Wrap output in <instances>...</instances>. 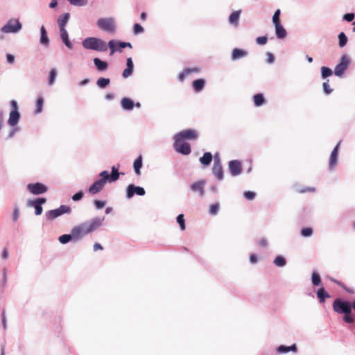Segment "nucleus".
Returning <instances> with one entry per match:
<instances>
[{
	"label": "nucleus",
	"instance_id": "4be33fe9",
	"mask_svg": "<svg viewBox=\"0 0 355 355\" xmlns=\"http://www.w3.org/2000/svg\"><path fill=\"white\" fill-rule=\"evenodd\" d=\"M134 71V63L131 57L126 58V67L122 73V77L123 78H128L130 77Z\"/></svg>",
	"mask_w": 355,
	"mask_h": 355
},
{
	"label": "nucleus",
	"instance_id": "ea45409f",
	"mask_svg": "<svg viewBox=\"0 0 355 355\" xmlns=\"http://www.w3.org/2000/svg\"><path fill=\"white\" fill-rule=\"evenodd\" d=\"M320 73L322 79L325 80L334 74V71L329 67L322 66L320 68Z\"/></svg>",
	"mask_w": 355,
	"mask_h": 355
},
{
	"label": "nucleus",
	"instance_id": "8fccbe9b",
	"mask_svg": "<svg viewBox=\"0 0 355 355\" xmlns=\"http://www.w3.org/2000/svg\"><path fill=\"white\" fill-rule=\"evenodd\" d=\"M67 1H69L71 5L75 6H79V7L85 6L88 3L87 0H67Z\"/></svg>",
	"mask_w": 355,
	"mask_h": 355
},
{
	"label": "nucleus",
	"instance_id": "680f3d73",
	"mask_svg": "<svg viewBox=\"0 0 355 355\" xmlns=\"http://www.w3.org/2000/svg\"><path fill=\"white\" fill-rule=\"evenodd\" d=\"M1 318V323H2L3 329H6L7 328V320H6L5 311H2Z\"/></svg>",
	"mask_w": 355,
	"mask_h": 355
},
{
	"label": "nucleus",
	"instance_id": "f257e3e1",
	"mask_svg": "<svg viewBox=\"0 0 355 355\" xmlns=\"http://www.w3.org/2000/svg\"><path fill=\"white\" fill-rule=\"evenodd\" d=\"M105 217H94L89 220L82 223L73 227L69 234H64L58 237L59 242L65 245L69 242L77 243L81 241L86 235L103 225Z\"/></svg>",
	"mask_w": 355,
	"mask_h": 355
},
{
	"label": "nucleus",
	"instance_id": "0e129e2a",
	"mask_svg": "<svg viewBox=\"0 0 355 355\" xmlns=\"http://www.w3.org/2000/svg\"><path fill=\"white\" fill-rule=\"evenodd\" d=\"M15 58L12 54L7 53L6 54V62L8 64H13L15 62Z\"/></svg>",
	"mask_w": 355,
	"mask_h": 355
},
{
	"label": "nucleus",
	"instance_id": "c03bdc74",
	"mask_svg": "<svg viewBox=\"0 0 355 355\" xmlns=\"http://www.w3.org/2000/svg\"><path fill=\"white\" fill-rule=\"evenodd\" d=\"M313 230L310 227H302L300 231V234L302 237L308 238L313 235Z\"/></svg>",
	"mask_w": 355,
	"mask_h": 355
},
{
	"label": "nucleus",
	"instance_id": "6e6552de",
	"mask_svg": "<svg viewBox=\"0 0 355 355\" xmlns=\"http://www.w3.org/2000/svg\"><path fill=\"white\" fill-rule=\"evenodd\" d=\"M22 28V24L18 19H10L1 27V31L4 33H17Z\"/></svg>",
	"mask_w": 355,
	"mask_h": 355
},
{
	"label": "nucleus",
	"instance_id": "7ed1b4c3",
	"mask_svg": "<svg viewBox=\"0 0 355 355\" xmlns=\"http://www.w3.org/2000/svg\"><path fill=\"white\" fill-rule=\"evenodd\" d=\"M82 45L87 50L105 52L107 51V43L96 37H87L82 41Z\"/></svg>",
	"mask_w": 355,
	"mask_h": 355
},
{
	"label": "nucleus",
	"instance_id": "603ef678",
	"mask_svg": "<svg viewBox=\"0 0 355 355\" xmlns=\"http://www.w3.org/2000/svg\"><path fill=\"white\" fill-rule=\"evenodd\" d=\"M20 211L18 205H15L13 208L12 220L13 222H17L19 218Z\"/></svg>",
	"mask_w": 355,
	"mask_h": 355
},
{
	"label": "nucleus",
	"instance_id": "bb28decb",
	"mask_svg": "<svg viewBox=\"0 0 355 355\" xmlns=\"http://www.w3.org/2000/svg\"><path fill=\"white\" fill-rule=\"evenodd\" d=\"M206 85V80L204 78H198L192 82V87L196 93L202 92Z\"/></svg>",
	"mask_w": 355,
	"mask_h": 355
},
{
	"label": "nucleus",
	"instance_id": "79ce46f5",
	"mask_svg": "<svg viewBox=\"0 0 355 355\" xmlns=\"http://www.w3.org/2000/svg\"><path fill=\"white\" fill-rule=\"evenodd\" d=\"M286 263L287 262H286V258L282 255L276 256L273 261V263L277 267H280V268L284 267L286 265Z\"/></svg>",
	"mask_w": 355,
	"mask_h": 355
},
{
	"label": "nucleus",
	"instance_id": "20e7f679",
	"mask_svg": "<svg viewBox=\"0 0 355 355\" xmlns=\"http://www.w3.org/2000/svg\"><path fill=\"white\" fill-rule=\"evenodd\" d=\"M351 62V59L347 55H342L338 60V64L334 67V74L337 77L342 78Z\"/></svg>",
	"mask_w": 355,
	"mask_h": 355
},
{
	"label": "nucleus",
	"instance_id": "a18cd8bd",
	"mask_svg": "<svg viewBox=\"0 0 355 355\" xmlns=\"http://www.w3.org/2000/svg\"><path fill=\"white\" fill-rule=\"evenodd\" d=\"M176 221L178 223L180 228L182 231L186 229L185 220L183 214H180L178 215L176 218Z\"/></svg>",
	"mask_w": 355,
	"mask_h": 355
},
{
	"label": "nucleus",
	"instance_id": "09e8293b",
	"mask_svg": "<svg viewBox=\"0 0 355 355\" xmlns=\"http://www.w3.org/2000/svg\"><path fill=\"white\" fill-rule=\"evenodd\" d=\"M280 15H281V10L280 9H277L272 17V21L273 25L277 24H282L280 20Z\"/></svg>",
	"mask_w": 355,
	"mask_h": 355
},
{
	"label": "nucleus",
	"instance_id": "cd10ccee",
	"mask_svg": "<svg viewBox=\"0 0 355 355\" xmlns=\"http://www.w3.org/2000/svg\"><path fill=\"white\" fill-rule=\"evenodd\" d=\"M275 33L277 39L283 40L287 37V31L282 24H277L274 25Z\"/></svg>",
	"mask_w": 355,
	"mask_h": 355
},
{
	"label": "nucleus",
	"instance_id": "39448f33",
	"mask_svg": "<svg viewBox=\"0 0 355 355\" xmlns=\"http://www.w3.org/2000/svg\"><path fill=\"white\" fill-rule=\"evenodd\" d=\"M10 106L11 107V110L9 113V117L7 123L10 126L15 127L18 124L20 120L21 114L17 101L11 100L10 101Z\"/></svg>",
	"mask_w": 355,
	"mask_h": 355
},
{
	"label": "nucleus",
	"instance_id": "9d476101",
	"mask_svg": "<svg viewBox=\"0 0 355 355\" xmlns=\"http://www.w3.org/2000/svg\"><path fill=\"white\" fill-rule=\"evenodd\" d=\"M198 134L196 130L193 129H187L182 131H180V132L177 133L174 136V139H178V142L179 141H184L185 140H195L198 138Z\"/></svg>",
	"mask_w": 355,
	"mask_h": 355
},
{
	"label": "nucleus",
	"instance_id": "f03ea898",
	"mask_svg": "<svg viewBox=\"0 0 355 355\" xmlns=\"http://www.w3.org/2000/svg\"><path fill=\"white\" fill-rule=\"evenodd\" d=\"M350 301L338 297L333 302V310L338 314H343V320L347 324H353L354 318L352 315Z\"/></svg>",
	"mask_w": 355,
	"mask_h": 355
},
{
	"label": "nucleus",
	"instance_id": "2eb2a0df",
	"mask_svg": "<svg viewBox=\"0 0 355 355\" xmlns=\"http://www.w3.org/2000/svg\"><path fill=\"white\" fill-rule=\"evenodd\" d=\"M119 168H120V164H117L116 165H113L111 167V173L110 174L109 173V171H106V170L103 171L101 172L107 173V176L105 178L107 179L108 182L112 183V182L117 181L119 179L120 175H124V173L119 171Z\"/></svg>",
	"mask_w": 355,
	"mask_h": 355
},
{
	"label": "nucleus",
	"instance_id": "774afa93",
	"mask_svg": "<svg viewBox=\"0 0 355 355\" xmlns=\"http://www.w3.org/2000/svg\"><path fill=\"white\" fill-rule=\"evenodd\" d=\"M9 256L8 250L6 248H4L2 251L1 257L3 259H6Z\"/></svg>",
	"mask_w": 355,
	"mask_h": 355
},
{
	"label": "nucleus",
	"instance_id": "a19ab883",
	"mask_svg": "<svg viewBox=\"0 0 355 355\" xmlns=\"http://www.w3.org/2000/svg\"><path fill=\"white\" fill-rule=\"evenodd\" d=\"M110 84V79L109 78L100 77L96 81V85L100 89H105Z\"/></svg>",
	"mask_w": 355,
	"mask_h": 355
},
{
	"label": "nucleus",
	"instance_id": "e2e57ef3",
	"mask_svg": "<svg viewBox=\"0 0 355 355\" xmlns=\"http://www.w3.org/2000/svg\"><path fill=\"white\" fill-rule=\"evenodd\" d=\"M19 131V128L16 126L15 127H12L10 131L9 132L8 136H7V139H11L12 137H13L15 136V135L16 134L17 132Z\"/></svg>",
	"mask_w": 355,
	"mask_h": 355
},
{
	"label": "nucleus",
	"instance_id": "37998d69",
	"mask_svg": "<svg viewBox=\"0 0 355 355\" xmlns=\"http://www.w3.org/2000/svg\"><path fill=\"white\" fill-rule=\"evenodd\" d=\"M58 76V71L55 68L51 69L49 76H48V85H52L55 83L56 78Z\"/></svg>",
	"mask_w": 355,
	"mask_h": 355
},
{
	"label": "nucleus",
	"instance_id": "a211bd4d",
	"mask_svg": "<svg viewBox=\"0 0 355 355\" xmlns=\"http://www.w3.org/2000/svg\"><path fill=\"white\" fill-rule=\"evenodd\" d=\"M122 41L117 40H110L107 43V49H110V55H112L114 53H121L123 50Z\"/></svg>",
	"mask_w": 355,
	"mask_h": 355
},
{
	"label": "nucleus",
	"instance_id": "c9c22d12",
	"mask_svg": "<svg viewBox=\"0 0 355 355\" xmlns=\"http://www.w3.org/2000/svg\"><path fill=\"white\" fill-rule=\"evenodd\" d=\"M241 11L236 10L233 11L229 16L228 21L230 24L237 25L240 18Z\"/></svg>",
	"mask_w": 355,
	"mask_h": 355
},
{
	"label": "nucleus",
	"instance_id": "6ab92c4d",
	"mask_svg": "<svg viewBox=\"0 0 355 355\" xmlns=\"http://www.w3.org/2000/svg\"><path fill=\"white\" fill-rule=\"evenodd\" d=\"M206 184V180L202 179L196 181L190 184V189L193 192L198 193L200 196L202 197L205 195V187Z\"/></svg>",
	"mask_w": 355,
	"mask_h": 355
},
{
	"label": "nucleus",
	"instance_id": "de8ad7c7",
	"mask_svg": "<svg viewBox=\"0 0 355 355\" xmlns=\"http://www.w3.org/2000/svg\"><path fill=\"white\" fill-rule=\"evenodd\" d=\"M8 270L6 268H3L2 270V277L1 279V286L2 288H4L7 285L8 277H7Z\"/></svg>",
	"mask_w": 355,
	"mask_h": 355
},
{
	"label": "nucleus",
	"instance_id": "b1692460",
	"mask_svg": "<svg viewBox=\"0 0 355 355\" xmlns=\"http://www.w3.org/2000/svg\"><path fill=\"white\" fill-rule=\"evenodd\" d=\"M60 35L63 44L69 49H73V45L69 40V34L66 28L59 29Z\"/></svg>",
	"mask_w": 355,
	"mask_h": 355
},
{
	"label": "nucleus",
	"instance_id": "a878e982",
	"mask_svg": "<svg viewBox=\"0 0 355 355\" xmlns=\"http://www.w3.org/2000/svg\"><path fill=\"white\" fill-rule=\"evenodd\" d=\"M200 71V69L198 67L186 68L178 75V79L180 82H183L187 76H188L192 73H198Z\"/></svg>",
	"mask_w": 355,
	"mask_h": 355
},
{
	"label": "nucleus",
	"instance_id": "49530a36",
	"mask_svg": "<svg viewBox=\"0 0 355 355\" xmlns=\"http://www.w3.org/2000/svg\"><path fill=\"white\" fill-rule=\"evenodd\" d=\"M220 204L218 202L213 203L210 205L209 214L211 216H216L219 211Z\"/></svg>",
	"mask_w": 355,
	"mask_h": 355
},
{
	"label": "nucleus",
	"instance_id": "f3484780",
	"mask_svg": "<svg viewBox=\"0 0 355 355\" xmlns=\"http://www.w3.org/2000/svg\"><path fill=\"white\" fill-rule=\"evenodd\" d=\"M340 141H339L332 150L329 161V170L333 171L335 169L339 156V147H340Z\"/></svg>",
	"mask_w": 355,
	"mask_h": 355
},
{
	"label": "nucleus",
	"instance_id": "5fc2aeb1",
	"mask_svg": "<svg viewBox=\"0 0 355 355\" xmlns=\"http://www.w3.org/2000/svg\"><path fill=\"white\" fill-rule=\"evenodd\" d=\"M257 196V193L252 191H245L243 193V197L248 200H253Z\"/></svg>",
	"mask_w": 355,
	"mask_h": 355
},
{
	"label": "nucleus",
	"instance_id": "393cba45",
	"mask_svg": "<svg viewBox=\"0 0 355 355\" xmlns=\"http://www.w3.org/2000/svg\"><path fill=\"white\" fill-rule=\"evenodd\" d=\"M248 55V52L247 51L239 48H234L231 53V59L234 61L246 57Z\"/></svg>",
	"mask_w": 355,
	"mask_h": 355
},
{
	"label": "nucleus",
	"instance_id": "f8f14e48",
	"mask_svg": "<svg viewBox=\"0 0 355 355\" xmlns=\"http://www.w3.org/2000/svg\"><path fill=\"white\" fill-rule=\"evenodd\" d=\"M46 202V198L44 197H40L33 200H29L27 202V205L28 207H32L35 208V214L36 216H40L42 214L43 211L42 205L45 204Z\"/></svg>",
	"mask_w": 355,
	"mask_h": 355
},
{
	"label": "nucleus",
	"instance_id": "473e14b6",
	"mask_svg": "<svg viewBox=\"0 0 355 355\" xmlns=\"http://www.w3.org/2000/svg\"><path fill=\"white\" fill-rule=\"evenodd\" d=\"M69 18L70 14L69 12H65L58 17L57 22L59 26V29L65 28V26L68 23Z\"/></svg>",
	"mask_w": 355,
	"mask_h": 355
},
{
	"label": "nucleus",
	"instance_id": "0eeeda50",
	"mask_svg": "<svg viewBox=\"0 0 355 355\" xmlns=\"http://www.w3.org/2000/svg\"><path fill=\"white\" fill-rule=\"evenodd\" d=\"M106 176L107 173L101 172L98 174L99 179L95 180L89 187V193L92 195H94L101 191L106 182H108L107 179L105 178Z\"/></svg>",
	"mask_w": 355,
	"mask_h": 355
},
{
	"label": "nucleus",
	"instance_id": "423d86ee",
	"mask_svg": "<svg viewBox=\"0 0 355 355\" xmlns=\"http://www.w3.org/2000/svg\"><path fill=\"white\" fill-rule=\"evenodd\" d=\"M71 209L69 206L62 205L58 208L46 211L45 217L47 220H53L63 214H69Z\"/></svg>",
	"mask_w": 355,
	"mask_h": 355
},
{
	"label": "nucleus",
	"instance_id": "6e6d98bb",
	"mask_svg": "<svg viewBox=\"0 0 355 355\" xmlns=\"http://www.w3.org/2000/svg\"><path fill=\"white\" fill-rule=\"evenodd\" d=\"M93 203L96 207V209L99 210L103 208H104L106 205V201L105 200H94L93 201Z\"/></svg>",
	"mask_w": 355,
	"mask_h": 355
},
{
	"label": "nucleus",
	"instance_id": "69168bd1",
	"mask_svg": "<svg viewBox=\"0 0 355 355\" xmlns=\"http://www.w3.org/2000/svg\"><path fill=\"white\" fill-rule=\"evenodd\" d=\"M257 261H258V256L254 253L251 254L250 255V262L252 264H255L257 263Z\"/></svg>",
	"mask_w": 355,
	"mask_h": 355
},
{
	"label": "nucleus",
	"instance_id": "7c9ffc66",
	"mask_svg": "<svg viewBox=\"0 0 355 355\" xmlns=\"http://www.w3.org/2000/svg\"><path fill=\"white\" fill-rule=\"evenodd\" d=\"M212 173L216 176L218 180L221 181L224 178V172L221 164H214L212 167Z\"/></svg>",
	"mask_w": 355,
	"mask_h": 355
},
{
	"label": "nucleus",
	"instance_id": "dca6fc26",
	"mask_svg": "<svg viewBox=\"0 0 355 355\" xmlns=\"http://www.w3.org/2000/svg\"><path fill=\"white\" fill-rule=\"evenodd\" d=\"M97 26L102 30L107 32H113L115 30V26L112 18H100L97 21Z\"/></svg>",
	"mask_w": 355,
	"mask_h": 355
},
{
	"label": "nucleus",
	"instance_id": "72a5a7b5",
	"mask_svg": "<svg viewBox=\"0 0 355 355\" xmlns=\"http://www.w3.org/2000/svg\"><path fill=\"white\" fill-rule=\"evenodd\" d=\"M252 99L255 107H261L266 103V100L263 93H257L254 94Z\"/></svg>",
	"mask_w": 355,
	"mask_h": 355
},
{
	"label": "nucleus",
	"instance_id": "2f4dec72",
	"mask_svg": "<svg viewBox=\"0 0 355 355\" xmlns=\"http://www.w3.org/2000/svg\"><path fill=\"white\" fill-rule=\"evenodd\" d=\"M143 167V156L139 155L133 162V169L135 173L139 176L141 175V169Z\"/></svg>",
	"mask_w": 355,
	"mask_h": 355
},
{
	"label": "nucleus",
	"instance_id": "5701e85b",
	"mask_svg": "<svg viewBox=\"0 0 355 355\" xmlns=\"http://www.w3.org/2000/svg\"><path fill=\"white\" fill-rule=\"evenodd\" d=\"M276 352L278 354H287V353H288L290 352L296 353L297 352V345L295 343H293V344H292L290 346H286V345H281L278 346L276 348Z\"/></svg>",
	"mask_w": 355,
	"mask_h": 355
},
{
	"label": "nucleus",
	"instance_id": "864d4df0",
	"mask_svg": "<svg viewBox=\"0 0 355 355\" xmlns=\"http://www.w3.org/2000/svg\"><path fill=\"white\" fill-rule=\"evenodd\" d=\"M144 32V27L139 23H136L133 26V33L135 35H139Z\"/></svg>",
	"mask_w": 355,
	"mask_h": 355
},
{
	"label": "nucleus",
	"instance_id": "ddd939ff",
	"mask_svg": "<svg viewBox=\"0 0 355 355\" xmlns=\"http://www.w3.org/2000/svg\"><path fill=\"white\" fill-rule=\"evenodd\" d=\"M27 189L31 193L38 196L45 193L48 191V187L42 182H37L28 184Z\"/></svg>",
	"mask_w": 355,
	"mask_h": 355
},
{
	"label": "nucleus",
	"instance_id": "c756f323",
	"mask_svg": "<svg viewBox=\"0 0 355 355\" xmlns=\"http://www.w3.org/2000/svg\"><path fill=\"white\" fill-rule=\"evenodd\" d=\"M316 295L320 303H324L326 299L331 297L330 294L325 290L324 286H321L317 290Z\"/></svg>",
	"mask_w": 355,
	"mask_h": 355
},
{
	"label": "nucleus",
	"instance_id": "4468645a",
	"mask_svg": "<svg viewBox=\"0 0 355 355\" xmlns=\"http://www.w3.org/2000/svg\"><path fill=\"white\" fill-rule=\"evenodd\" d=\"M228 170L232 177L240 175L243 171L241 162L238 159L230 160L228 162Z\"/></svg>",
	"mask_w": 355,
	"mask_h": 355
},
{
	"label": "nucleus",
	"instance_id": "bf43d9fd",
	"mask_svg": "<svg viewBox=\"0 0 355 355\" xmlns=\"http://www.w3.org/2000/svg\"><path fill=\"white\" fill-rule=\"evenodd\" d=\"M268 42L267 35L259 36L256 38V42L259 45H265Z\"/></svg>",
	"mask_w": 355,
	"mask_h": 355
},
{
	"label": "nucleus",
	"instance_id": "3c124183",
	"mask_svg": "<svg viewBox=\"0 0 355 355\" xmlns=\"http://www.w3.org/2000/svg\"><path fill=\"white\" fill-rule=\"evenodd\" d=\"M322 89L325 95H329L332 93L333 89L329 85V80L322 83Z\"/></svg>",
	"mask_w": 355,
	"mask_h": 355
},
{
	"label": "nucleus",
	"instance_id": "4d7b16f0",
	"mask_svg": "<svg viewBox=\"0 0 355 355\" xmlns=\"http://www.w3.org/2000/svg\"><path fill=\"white\" fill-rule=\"evenodd\" d=\"M343 20L347 22H352L355 18V14L354 12H347L343 15Z\"/></svg>",
	"mask_w": 355,
	"mask_h": 355
},
{
	"label": "nucleus",
	"instance_id": "052dcab7",
	"mask_svg": "<svg viewBox=\"0 0 355 355\" xmlns=\"http://www.w3.org/2000/svg\"><path fill=\"white\" fill-rule=\"evenodd\" d=\"M266 56H267L266 62L268 64H273L275 62V57L273 53H272L270 52H267Z\"/></svg>",
	"mask_w": 355,
	"mask_h": 355
},
{
	"label": "nucleus",
	"instance_id": "aec40b11",
	"mask_svg": "<svg viewBox=\"0 0 355 355\" xmlns=\"http://www.w3.org/2000/svg\"><path fill=\"white\" fill-rule=\"evenodd\" d=\"M40 44L44 47H48L50 44V39L44 25H42L40 28Z\"/></svg>",
	"mask_w": 355,
	"mask_h": 355
},
{
	"label": "nucleus",
	"instance_id": "9b49d317",
	"mask_svg": "<svg viewBox=\"0 0 355 355\" xmlns=\"http://www.w3.org/2000/svg\"><path fill=\"white\" fill-rule=\"evenodd\" d=\"M178 139H174L173 148L176 152L183 155H188L191 152V145L184 141H179Z\"/></svg>",
	"mask_w": 355,
	"mask_h": 355
},
{
	"label": "nucleus",
	"instance_id": "4c0bfd02",
	"mask_svg": "<svg viewBox=\"0 0 355 355\" xmlns=\"http://www.w3.org/2000/svg\"><path fill=\"white\" fill-rule=\"evenodd\" d=\"M338 46L340 49L344 48L348 42V37L344 32H340L338 33Z\"/></svg>",
	"mask_w": 355,
	"mask_h": 355
},
{
	"label": "nucleus",
	"instance_id": "338daca9",
	"mask_svg": "<svg viewBox=\"0 0 355 355\" xmlns=\"http://www.w3.org/2000/svg\"><path fill=\"white\" fill-rule=\"evenodd\" d=\"M89 81L90 80L89 78H85L78 83V85L80 87L85 86L89 83Z\"/></svg>",
	"mask_w": 355,
	"mask_h": 355
},
{
	"label": "nucleus",
	"instance_id": "13d9d810",
	"mask_svg": "<svg viewBox=\"0 0 355 355\" xmlns=\"http://www.w3.org/2000/svg\"><path fill=\"white\" fill-rule=\"evenodd\" d=\"M83 196H84V192L83 191H79L76 192V193H74L71 196V199L74 202H78V201L81 200L83 199Z\"/></svg>",
	"mask_w": 355,
	"mask_h": 355
},
{
	"label": "nucleus",
	"instance_id": "f704fd0d",
	"mask_svg": "<svg viewBox=\"0 0 355 355\" xmlns=\"http://www.w3.org/2000/svg\"><path fill=\"white\" fill-rule=\"evenodd\" d=\"M213 159V155L210 152L204 153L203 155L199 159V161L204 166H208L210 165Z\"/></svg>",
	"mask_w": 355,
	"mask_h": 355
},
{
	"label": "nucleus",
	"instance_id": "412c9836",
	"mask_svg": "<svg viewBox=\"0 0 355 355\" xmlns=\"http://www.w3.org/2000/svg\"><path fill=\"white\" fill-rule=\"evenodd\" d=\"M94 65L98 72H104L108 69L109 64L107 61L102 60L99 58L93 59Z\"/></svg>",
	"mask_w": 355,
	"mask_h": 355
},
{
	"label": "nucleus",
	"instance_id": "58836bf2",
	"mask_svg": "<svg viewBox=\"0 0 355 355\" xmlns=\"http://www.w3.org/2000/svg\"><path fill=\"white\" fill-rule=\"evenodd\" d=\"M44 98L42 96H38L35 102V114H39L43 110Z\"/></svg>",
	"mask_w": 355,
	"mask_h": 355
},
{
	"label": "nucleus",
	"instance_id": "c85d7f7f",
	"mask_svg": "<svg viewBox=\"0 0 355 355\" xmlns=\"http://www.w3.org/2000/svg\"><path fill=\"white\" fill-rule=\"evenodd\" d=\"M121 106L123 110L132 111L134 109V101L129 97H123L121 100Z\"/></svg>",
	"mask_w": 355,
	"mask_h": 355
},
{
	"label": "nucleus",
	"instance_id": "e433bc0d",
	"mask_svg": "<svg viewBox=\"0 0 355 355\" xmlns=\"http://www.w3.org/2000/svg\"><path fill=\"white\" fill-rule=\"evenodd\" d=\"M311 283L315 286L322 284V279L320 273L317 270H313L311 277Z\"/></svg>",
	"mask_w": 355,
	"mask_h": 355
},
{
	"label": "nucleus",
	"instance_id": "1a4fd4ad",
	"mask_svg": "<svg viewBox=\"0 0 355 355\" xmlns=\"http://www.w3.org/2000/svg\"><path fill=\"white\" fill-rule=\"evenodd\" d=\"M146 194V190L144 187L137 186L134 184H130L125 189V198L131 199L135 195L144 196Z\"/></svg>",
	"mask_w": 355,
	"mask_h": 355
}]
</instances>
